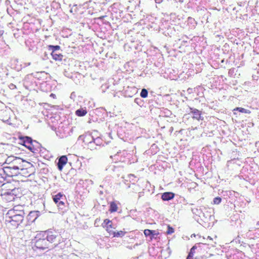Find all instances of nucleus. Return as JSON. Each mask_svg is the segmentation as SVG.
<instances>
[{"label": "nucleus", "instance_id": "b1692460", "mask_svg": "<svg viewBox=\"0 0 259 259\" xmlns=\"http://www.w3.org/2000/svg\"><path fill=\"white\" fill-rule=\"evenodd\" d=\"M235 110L239 111L240 112L242 113H250V111L249 110L241 108V107H237Z\"/></svg>", "mask_w": 259, "mask_h": 259}, {"label": "nucleus", "instance_id": "1a4fd4ad", "mask_svg": "<svg viewBox=\"0 0 259 259\" xmlns=\"http://www.w3.org/2000/svg\"><path fill=\"white\" fill-rule=\"evenodd\" d=\"M8 212H12V213L13 212V213L16 214V215H21L23 218L25 215L23 207L21 205L15 206L12 209L9 210Z\"/></svg>", "mask_w": 259, "mask_h": 259}, {"label": "nucleus", "instance_id": "c9c22d12", "mask_svg": "<svg viewBox=\"0 0 259 259\" xmlns=\"http://www.w3.org/2000/svg\"><path fill=\"white\" fill-rule=\"evenodd\" d=\"M256 226H259V221L257 222L256 223Z\"/></svg>", "mask_w": 259, "mask_h": 259}, {"label": "nucleus", "instance_id": "ddd939ff", "mask_svg": "<svg viewBox=\"0 0 259 259\" xmlns=\"http://www.w3.org/2000/svg\"><path fill=\"white\" fill-rule=\"evenodd\" d=\"M14 189L11 190V192H5L3 194V199L7 202H11L15 199L16 195H14Z\"/></svg>", "mask_w": 259, "mask_h": 259}, {"label": "nucleus", "instance_id": "20e7f679", "mask_svg": "<svg viewBox=\"0 0 259 259\" xmlns=\"http://www.w3.org/2000/svg\"><path fill=\"white\" fill-rule=\"evenodd\" d=\"M46 239L49 244L53 243L54 245H57L60 243L62 241L61 235L55 231H45Z\"/></svg>", "mask_w": 259, "mask_h": 259}, {"label": "nucleus", "instance_id": "f8f14e48", "mask_svg": "<svg viewBox=\"0 0 259 259\" xmlns=\"http://www.w3.org/2000/svg\"><path fill=\"white\" fill-rule=\"evenodd\" d=\"M63 197V194L61 193H59L53 196V200L57 206L60 208L62 209L65 206V203L61 200Z\"/></svg>", "mask_w": 259, "mask_h": 259}, {"label": "nucleus", "instance_id": "412c9836", "mask_svg": "<svg viewBox=\"0 0 259 259\" xmlns=\"http://www.w3.org/2000/svg\"><path fill=\"white\" fill-rule=\"evenodd\" d=\"M144 233L146 236H152L156 235L155 231L154 230H151L149 229H146L144 231Z\"/></svg>", "mask_w": 259, "mask_h": 259}, {"label": "nucleus", "instance_id": "7c9ffc66", "mask_svg": "<svg viewBox=\"0 0 259 259\" xmlns=\"http://www.w3.org/2000/svg\"><path fill=\"white\" fill-rule=\"evenodd\" d=\"M166 252H167V255L165 257V258H166V257H168L170 254V250H169V248H167V250H166Z\"/></svg>", "mask_w": 259, "mask_h": 259}, {"label": "nucleus", "instance_id": "e433bc0d", "mask_svg": "<svg viewBox=\"0 0 259 259\" xmlns=\"http://www.w3.org/2000/svg\"><path fill=\"white\" fill-rule=\"evenodd\" d=\"M4 185H3V184H2L0 183V187H1V186H4Z\"/></svg>", "mask_w": 259, "mask_h": 259}, {"label": "nucleus", "instance_id": "5701e85b", "mask_svg": "<svg viewBox=\"0 0 259 259\" xmlns=\"http://www.w3.org/2000/svg\"><path fill=\"white\" fill-rule=\"evenodd\" d=\"M6 179V178L4 175V172L2 171V169L0 168V183L4 185V181Z\"/></svg>", "mask_w": 259, "mask_h": 259}, {"label": "nucleus", "instance_id": "f257e3e1", "mask_svg": "<svg viewBox=\"0 0 259 259\" xmlns=\"http://www.w3.org/2000/svg\"><path fill=\"white\" fill-rule=\"evenodd\" d=\"M32 247L34 250H45L49 247V243L46 239L45 232L37 233L31 241Z\"/></svg>", "mask_w": 259, "mask_h": 259}, {"label": "nucleus", "instance_id": "39448f33", "mask_svg": "<svg viewBox=\"0 0 259 259\" xmlns=\"http://www.w3.org/2000/svg\"><path fill=\"white\" fill-rule=\"evenodd\" d=\"M19 140L20 141V144L26 147L30 151L35 153L36 149L33 144V141L32 139L29 137H19Z\"/></svg>", "mask_w": 259, "mask_h": 259}, {"label": "nucleus", "instance_id": "393cba45", "mask_svg": "<svg viewBox=\"0 0 259 259\" xmlns=\"http://www.w3.org/2000/svg\"><path fill=\"white\" fill-rule=\"evenodd\" d=\"M140 96L142 98H145L148 96V91L146 89H143L142 90L140 93Z\"/></svg>", "mask_w": 259, "mask_h": 259}, {"label": "nucleus", "instance_id": "6e6552de", "mask_svg": "<svg viewBox=\"0 0 259 259\" xmlns=\"http://www.w3.org/2000/svg\"><path fill=\"white\" fill-rule=\"evenodd\" d=\"M190 112L189 114H192V117L197 120H203V117L202 116V111L196 108L190 107Z\"/></svg>", "mask_w": 259, "mask_h": 259}, {"label": "nucleus", "instance_id": "0eeeda50", "mask_svg": "<svg viewBox=\"0 0 259 259\" xmlns=\"http://www.w3.org/2000/svg\"><path fill=\"white\" fill-rule=\"evenodd\" d=\"M2 169V171L4 172V175L6 178H11L14 176H16L18 175V171L16 169L9 166H4L3 168H1Z\"/></svg>", "mask_w": 259, "mask_h": 259}, {"label": "nucleus", "instance_id": "6ab92c4d", "mask_svg": "<svg viewBox=\"0 0 259 259\" xmlns=\"http://www.w3.org/2000/svg\"><path fill=\"white\" fill-rule=\"evenodd\" d=\"M87 113V111L82 108L77 110L75 111V114L78 116H83Z\"/></svg>", "mask_w": 259, "mask_h": 259}, {"label": "nucleus", "instance_id": "f704fd0d", "mask_svg": "<svg viewBox=\"0 0 259 259\" xmlns=\"http://www.w3.org/2000/svg\"><path fill=\"white\" fill-rule=\"evenodd\" d=\"M188 19H189V20H193V21L194 20V19H192V18H191V17H189V18H188Z\"/></svg>", "mask_w": 259, "mask_h": 259}, {"label": "nucleus", "instance_id": "473e14b6", "mask_svg": "<svg viewBox=\"0 0 259 259\" xmlns=\"http://www.w3.org/2000/svg\"><path fill=\"white\" fill-rule=\"evenodd\" d=\"M258 40H259V37H257L255 38V41H258Z\"/></svg>", "mask_w": 259, "mask_h": 259}, {"label": "nucleus", "instance_id": "4be33fe9", "mask_svg": "<svg viewBox=\"0 0 259 259\" xmlns=\"http://www.w3.org/2000/svg\"><path fill=\"white\" fill-rule=\"evenodd\" d=\"M127 179L125 180V181H129L130 182H133V184L136 182V177L133 175V174H129L127 176Z\"/></svg>", "mask_w": 259, "mask_h": 259}, {"label": "nucleus", "instance_id": "9d476101", "mask_svg": "<svg viewBox=\"0 0 259 259\" xmlns=\"http://www.w3.org/2000/svg\"><path fill=\"white\" fill-rule=\"evenodd\" d=\"M39 217V211H31L26 217L27 224L30 225L34 222Z\"/></svg>", "mask_w": 259, "mask_h": 259}, {"label": "nucleus", "instance_id": "f3484780", "mask_svg": "<svg viewBox=\"0 0 259 259\" xmlns=\"http://www.w3.org/2000/svg\"><path fill=\"white\" fill-rule=\"evenodd\" d=\"M109 211L110 213L116 212L118 210V206L116 203L115 201H111L109 203Z\"/></svg>", "mask_w": 259, "mask_h": 259}, {"label": "nucleus", "instance_id": "2eb2a0df", "mask_svg": "<svg viewBox=\"0 0 259 259\" xmlns=\"http://www.w3.org/2000/svg\"><path fill=\"white\" fill-rule=\"evenodd\" d=\"M51 55L53 60L56 61L61 62L62 61L64 56L61 53H54L51 52Z\"/></svg>", "mask_w": 259, "mask_h": 259}, {"label": "nucleus", "instance_id": "f03ea898", "mask_svg": "<svg viewBox=\"0 0 259 259\" xmlns=\"http://www.w3.org/2000/svg\"><path fill=\"white\" fill-rule=\"evenodd\" d=\"M16 214L7 212L5 215L6 224L9 227L17 228L24 220L21 215L17 216Z\"/></svg>", "mask_w": 259, "mask_h": 259}, {"label": "nucleus", "instance_id": "c85d7f7f", "mask_svg": "<svg viewBox=\"0 0 259 259\" xmlns=\"http://www.w3.org/2000/svg\"><path fill=\"white\" fill-rule=\"evenodd\" d=\"M207 241L208 244H210L212 246H214L215 245L211 243V242L213 241V238H212L211 237L208 236L207 238Z\"/></svg>", "mask_w": 259, "mask_h": 259}, {"label": "nucleus", "instance_id": "c756f323", "mask_svg": "<svg viewBox=\"0 0 259 259\" xmlns=\"http://www.w3.org/2000/svg\"><path fill=\"white\" fill-rule=\"evenodd\" d=\"M196 248L195 246H193L192 248L191 249L190 252L189 254V255L187 256V259H189V257H192L193 255V251H194V249Z\"/></svg>", "mask_w": 259, "mask_h": 259}, {"label": "nucleus", "instance_id": "bb28decb", "mask_svg": "<svg viewBox=\"0 0 259 259\" xmlns=\"http://www.w3.org/2000/svg\"><path fill=\"white\" fill-rule=\"evenodd\" d=\"M167 230L166 232L167 234H171L174 232V229L170 227L169 225H166Z\"/></svg>", "mask_w": 259, "mask_h": 259}, {"label": "nucleus", "instance_id": "7ed1b4c3", "mask_svg": "<svg viewBox=\"0 0 259 259\" xmlns=\"http://www.w3.org/2000/svg\"><path fill=\"white\" fill-rule=\"evenodd\" d=\"M27 162V161L19 157H14L13 156H9L6 160V162L7 164L10 165L12 167L17 170L18 171L24 167V162Z\"/></svg>", "mask_w": 259, "mask_h": 259}, {"label": "nucleus", "instance_id": "423d86ee", "mask_svg": "<svg viewBox=\"0 0 259 259\" xmlns=\"http://www.w3.org/2000/svg\"><path fill=\"white\" fill-rule=\"evenodd\" d=\"M32 172V164L27 161L24 162V167L19 170L18 174L22 177L27 178L31 175Z\"/></svg>", "mask_w": 259, "mask_h": 259}, {"label": "nucleus", "instance_id": "dca6fc26", "mask_svg": "<svg viewBox=\"0 0 259 259\" xmlns=\"http://www.w3.org/2000/svg\"><path fill=\"white\" fill-rule=\"evenodd\" d=\"M175 196V194L171 192H166L163 193V201H168L172 199Z\"/></svg>", "mask_w": 259, "mask_h": 259}, {"label": "nucleus", "instance_id": "9b49d317", "mask_svg": "<svg viewBox=\"0 0 259 259\" xmlns=\"http://www.w3.org/2000/svg\"><path fill=\"white\" fill-rule=\"evenodd\" d=\"M102 226L105 229L106 231L108 233L109 235H110V234L113 231V229H114V228L113 227L112 222L107 219L104 220L103 223L102 224Z\"/></svg>", "mask_w": 259, "mask_h": 259}, {"label": "nucleus", "instance_id": "aec40b11", "mask_svg": "<svg viewBox=\"0 0 259 259\" xmlns=\"http://www.w3.org/2000/svg\"><path fill=\"white\" fill-rule=\"evenodd\" d=\"M48 48L49 50L51 51V52H53L54 53L56 52V51L59 50L61 49L60 46H53V45H49L48 46Z\"/></svg>", "mask_w": 259, "mask_h": 259}, {"label": "nucleus", "instance_id": "cd10ccee", "mask_svg": "<svg viewBox=\"0 0 259 259\" xmlns=\"http://www.w3.org/2000/svg\"><path fill=\"white\" fill-rule=\"evenodd\" d=\"M221 201H222V199L221 197H215L213 200V204H219L221 202Z\"/></svg>", "mask_w": 259, "mask_h": 259}, {"label": "nucleus", "instance_id": "72a5a7b5", "mask_svg": "<svg viewBox=\"0 0 259 259\" xmlns=\"http://www.w3.org/2000/svg\"><path fill=\"white\" fill-rule=\"evenodd\" d=\"M55 96V95L54 94H51V95H50L51 97H53V98H54Z\"/></svg>", "mask_w": 259, "mask_h": 259}, {"label": "nucleus", "instance_id": "a211bd4d", "mask_svg": "<svg viewBox=\"0 0 259 259\" xmlns=\"http://www.w3.org/2000/svg\"><path fill=\"white\" fill-rule=\"evenodd\" d=\"M126 232L123 231H119L117 232L113 231L110 236H112L113 237H122L125 235Z\"/></svg>", "mask_w": 259, "mask_h": 259}, {"label": "nucleus", "instance_id": "4468645a", "mask_svg": "<svg viewBox=\"0 0 259 259\" xmlns=\"http://www.w3.org/2000/svg\"><path fill=\"white\" fill-rule=\"evenodd\" d=\"M68 158L66 155L61 156L58 160V168L60 171H62L64 166L67 163Z\"/></svg>", "mask_w": 259, "mask_h": 259}, {"label": "nucleus", "instance_id": "a878e982", "mask_svg": "<svg viewBox=\"0 0 259 259\" xmlns=\"http://www.w3.org/2000/svg\"><path fill=\"white\" fill-rule=\"evenodd\" d=\"M163 114H164L163 116L165 117H169L171 114V112L167 109L163 108Z\"/></svg>", "mask_w": 259, "mask_h": 259}, {"label": "nucleus", "instance_id": "2f4dec72", "mask_svg": "<svg viewBox=\"0 0 259 259\" xmlns=\"http://www.w3.org/2000/svg\"><path fill=\"white\" fill-rule=\"evenodd\" d=\"M173 131V127L170 126L169 129V132L171 133Z\"/></svg>", "mask_w": 259, "mask_h": 259}]
</instances>
